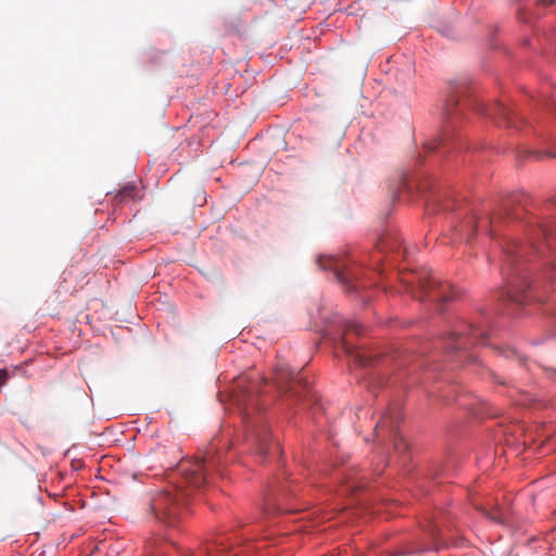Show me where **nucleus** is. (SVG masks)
I'll return each mask as SVG.
<instances>
[{
    "label": "nucleus",
    "mask_w": 556,
    "mask_h": 556,
    "mask_svg": "<svg viewBox=\"0 0 556 556\" xmlns=\"http://www.w3.org/2000/svg\"><path fill=\"white\" fill-rule=\"evenodd\" d=\"M405 554H406V552H401V553L394 554L393 556H403Z\"/></svg>",
    "instance_id": "24"
},
{
    "label": "nucleus",
    "mask_w": 556,
    "mask_h": 556,
    "mask_svg": "<svg viewBox=\"0 0 556 556\" xmlns=\"http://www.w3.org/2000/svg\"><path fill=\"white\" fill-rule=\"evenodd\" d=\"M506 357H517L521 359L519 353L515 349H508L506 351Z\"/></svg>",
    "instance_id": "19"
},
{
    "label": "nucleus",
    "mask_w": 556,
    "mask_h": 556,
    "mask_svg": "<svg viewBox=\"0 0 556 556\" xmlns=\"http://www.w3.org/2000/svg\"><path fill=\"white\" fill-rule=\"evenodd\" d=\"M8 379V371L5 369H0V388L5 383Z\"/></svg>",
    "instance_id": "18"
},
{
    "label": "nucleus",
    "mask_w": 556,
    "mask_h": 556,
    "mask_svg": "<svg viewBox=\"0 0 556 556\" xmlns=\"http://www.w3.org/2000/svg\"><path fill=\"white\" fill-rule=\"evenodd\" d=\"M255 392V384H250L242 378L238 382L232 400L240 409L243 420L249 424L248 442L255 447L258 454L265 455L268 453L270 444L269 429L263 422L252 424V420H250L252 412L256 408Z\"/></svg>",
    "instance_id": "2"
},
{
    "label": "nucleus",
    "mask_w": 556,
    "mask_h": 556,
    "mask_svg": "<svg viewBox=\"0 0 556 556\" xmlns=\"http://www.w3.org/2000/svg\"><path fill=\"white\" fill-rule=\"evenodd\" d=\"M529 227V247H526L517 241H511L504 248L505 257L501 270L504 276L509 277L508 298L514 302H522L521 295L519 293H523L529 287V283L525 277L517 274L515 275V264H520L522 260L528 257L529 249H531V251L542 253L541 248L536 247V237L542 236L546 247L551 245L549 239L552 237L553 227H556V220H530Z\"/></svg>",
    "instance_id": "1"
},
{
    "label": "nucleus",
    "mask_w": 556,
    "mask_h": 556,
    "mask_svg": "<svg viewBox=\"0 0 556 556\" xmlns=\"http://www.w3.org/2000/svg\"><path fill=\"white\" fill-rule=\"evenodd\" d=\"M139 191L137 189V186L135 184H127L125 185L115 195V200L118 203H122L124 201L128 200H136L139 198Z\"/></svg>",
    "instance_id": "11"
},
{
    "label": "nucleus",
    "mask_w": 556,
    "mask_h": 556,
    "mask_svg": "<svg viewBox=\"0 0 556 556\" xmlns=\"http://www.w3.org/2000/svg\"><path fill=\"white\" fill-rule=\"evenodd\" d=\"M320 268L324 270H332L336 279L344 286L348 291H352V279H354V273L351 267L339 256L328 255L320 256L317 260Z\"/></svg>",
    "instance_id": "6"
},
{
    "label": "nucleus",
    "mask_w": 556,
    "mask_h": 556,
    "mask_svg": "<svg viewBox=\"0 0 556 556\" xmlns=\"http://www.w3.org/2000/svg\"><path fill=\"white\" fill-rule=\"evenodd\" d=\"M451 340L453 343L450 344L447 349H465L469 344L483 343L485 332L475 328L472 325H465L464 329L451 333Z\"/></svg>",
    "instance_id": "7"
},
{
    "label": "nucleus",
    "mask_w": 556,
    "mask_h": 556,
    "mask_svg": "<svg viewBox=\"0 0 556 556\" xmlns=\"http://www.w3.org/2000/svg\"><path fill=\"white\" fill-rule=\"evenodd\" d=\"M458 102H459V100L455 94L450 96V98L446 102V105H445V110H444V118L445 119L452 121V118L456 112Z\"/></svg>",
    "instance_id": "13"
},
{
    "label": "nucleus",
    "mask_w": 556,
    "mask_h": 556,
    "mask_svg": "<svg viewBox=\"0 0 556 556\" xmlns=\"http://www.w3.org/2000/svg\"><path fill=\"white\" fill-rule=\"evenodd\" d=\"M378 248L381 249V250H386V249H393V247L389 243V238H384L381 240V242L378 244Z\"/></svg>",
    "instance_id": "17"
},
{
    "label": "nucleus",
    "mask_w": 556,
    "mask_h": 556,
    "mask_svg": "<svg viewBox=\"0 0 556 556\" xmlns=\"http://www.w3.org/2000/svg\"><path fill=\"white\" fill-rule=\"evenodd\" d=\"M485 515H486L490 519H492V520H494V521H496V522H503V520H504V518H503L502 514H501L500 511H497V510H496V511H494V513L485 511Z\"/></svg>",
    "instance_id": "15"
},
{
    "label": "nucleus",
    "mask_w": 556,
    "mask_h": 556,
    "mask_svg": "<svg viewBox=\"0 0 556 556\" xmlns=\"http://www.w3.org/2000/svg\"><path fill=\"white\" fill-rule=\"evenodd\" d=\"M341 348L343 352L358 365L366 366L369 363V358L362 351L349 344L345 340H342Z\"/></svg>",
    "instance_id": "10"
},
{
    "label": "nucleus",
    "mask_w": 556,
    "mask_h": 556,
    "mask_svg": "<svg viewBox=\"0 0 556 556\" xmlns=\"http://www.w3.org/2000/svg\"><path fill=\"white\" fill-rule=\"evenodd\" d=\"M489 224L493 225L495 222L493 219L488 222Z\"/></svg>",
    "instance_id": "25"
},
{
    "label": "nucleus",
    "mask_w": 556,
    "mask_h": 556,
    "mask_svg": "<svg viewBox=\"0 0 556 556\" xmlns=\"http://www.w3.org/2000/svg\"><path fill=\"white\" fill-rule=\"evenodd\" d=\"M494 119L497 121L500 125H505L507 127L515 126V114L514 112L504 106L503 104H496L491 112H488Z\"/></svg>",
    "instance_id": "9"
},
{
    "label": "nucleus",
    "mask_w": 556,
    "mask_h": 556,
    "mask_svg": "<svg viewBox=\"0 0 556 556\" xmlns=\"http://www.w3.org/2000/svg\"><path fill=\"white\" fill-rule=\"evenodd\" d=\"M470 224H471V233L475 235L476 231H477V222H476V217H473L471 220H470Z\"/></svg>",
    "instance_id": "21"
},
{
    "label": "nucleus",
    "mask_w": 556,
    "mask_h": 556,
    "mask_svg": "<svg viewBox=\"0 0 556 556\" xmlns=\"http://www.w3.org/2000/svg\"><path fill=\"white\" fill-rule=\"evenodd\" d=\"M402 282L405 289L418 300L437 301L440 305L457 296V292L440 277L433 276L428 269L404 274Z\"/></svg>",
    "instance_id": "3"
},
{
    "label": "nucleus",
    "mask_w": 556,
    "mask_h": 556,
    "mask_svg": "<svg viewBox=\"0 0 556 556\" xmlns=\"http://www.w3.org/2000/svg\"><path fill=\"white\" fill-rule=\"evenodd\" d=\"M538 2L543 7H548L554 3V0H538Z\"/></svg>",
    "instance_id": "20"
},
{
    "label": "nucleus",
    "mask_w": 556,
    "mask_h": 556,
    "mask_svg": "<svg viewBox=\"0 0 556 556\" xmlns=\"http://www.w3.org/2000/svg\"><path fill=\"white\" fill-rule=\"evenodd\" d=\"M441 144H443V139L440 138L438 140L427 143L426 149L429 151H433V150L438 149Z\"/></svg>",
    "instance_id": "16"
},
{
    "label": "nucleus",
    "mask_w": 556,
    "mask_h": 556,
    "mask_svg": "<svg viewBox=\"0 0 556 556\" xmlns=\"http://www.w3.org/2000/svg\"><path fill=\"white\" fill-rule=\"evenodd\" d=\"M510 217L511 218H519V213L518 212H514V213H509Z\"/></svg>",
    "instance_id": "23"
},
{
    "label": "nucleus",
    "mask_w": 556,
    "mask_h": 556,
    "mask_svg": "<svg viewBox=\"0 0 556 556\" xmlns=\"http://www.w3.org/2000/svg\"><path fill=\"white\" fill-rule=\"evenodd\" d=\"M399 420L400 413L388 410L377 422L375 431L388 430V432L393 435L394 448L401 451L404 450L406 445L395 432Z\"/></svg>",
    "instance_id": "8"
},
{
    "label": "nucleus",
    "mask_w": 556,
    "mask_h": 556,
    "mask_svg": "<svg viewBox=\"0 0 556 556\" xmlns=\"http://www.w3.org/2000/svg\"><path fill=\"white\" fill-rule=\"evenodd\" d=\"M218 470L215 457L182 460L178 470L188 489L199 490L208 482V470Z\"/></svg>",
    "instance_id": "5"
},
{
    "label": "nucleus",
    "mask_w": 556,
    "mask_h": 556,
    "mask_svg": "<svg viewBox=\"0 0 556 556\" xmlns=\"http://www.w3.org/2000/svg\"><path fill=\"white\" fill-rule=\"evenodd\" d=\"M492 377L494 378V380L496 382H498L500 384H505V382L503 380H501L496 375H492Z\"/></svg>",
    "instance_id": "22"
},
{
    "label": "nucleus",
    "mask_w": 556,
    "mask_h": 556,
    "mask_svg": "<svg viewBox=\"0 0 556 556\" xmlns=\"http://www.w3.org/2000/svg\"><path fill=\"white\" fill-rule=\"evenodd\" d=\"M361 325L357 324L356 321H349L345 324V331L346 332H355V333H359L361 332Z\"/></svg>",
    "instance_id": "14"
},
{
    "label": "nucleus",
    "mask_w": 556,
    "mask_h": 556,
    "mask_svg": "<svg viewBox=\"0 0 556 556\" xmlns=\"http://www.w3.org/2000/svg\"><path fill=\"white\" fill-rule=\"evenodd\" d=\"M188 495L189 492L178 488L162 491L152 498L151 511L159 521L173 527L180 517L182 497Z\"/></svg>",
    "instance_id": "4"
},
{
    "label": "nucleus",
    "mask_w": 556,
    "mask_h": 556,
    "mask_svg": "<svg viewBox=\"0 0 556 556\" xmlns=\"http://www.w3.org/2000/svg\"><path fill=\"white\" fill-rule=\"evenodd\" d=\"M292 377L293 374L290 370L283 367H279L275 372V383L279 389H282L288 383V381L292 379Z\"/></svg>",
    "instance_id": "12"
}]
</instances>
